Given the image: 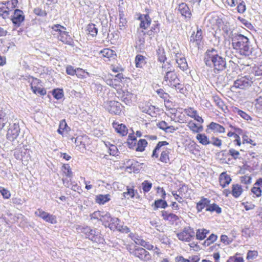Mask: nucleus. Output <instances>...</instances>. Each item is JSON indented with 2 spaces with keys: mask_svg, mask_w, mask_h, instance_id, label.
Wrapping results in <instances>:
<instances>
[{
  "mask_svg": "<svg viewBox=\"0 0 262 262\" xmlns=\"http://www.w3.org/2000/svg\"><path fill=\"white\" fill-rule=\"evenodd\" d=\"M232 46L239 54L244 56H249L252 52V48L249 39L245 36L235 34L231 39Z\"/></svg>",
  "mask_w": 262,
  "mask_h": 262,
  "instance_id": "f257e3e1",
  "label": "nucleus"
},
{
  "mask_svg": "<svg viewBox=\"0 0 262 262\" xmlns=\"http://www.w3.org/2000/svg\"><path fill=\"white\" fill-rule=\"evenodd\" d=\"M204 62L207 66L213 68L217 71H222L226 67L225 59L217 54V51L212 49L205 53Z\"/></svg>",
  "mask_w": 262,
  "mask_h": 262,
  "instance_id": "f03ea898",
  "label": "nucleus"
},
{
  "mask_svg": "<svg viewBox=\"0 0 262 262\" xmlns=\"http://www.w3.org/2000/svg\"><path fill=\"white\" fill-rule=\"evenodd\" d=\"M77 230L83 233L86 238L91 240L93 243L97 244H103L104 239L100 232L96 229H92L88 226H78Z\"/></svg>",
  "mask_w": 262,
  "mask_h": 262,
  "instance_id": "7ed1b4c3",
  "label": "nucleus"
},
{
  "mask_svg": "<svg viewBox=\"0 0 262 262\" xmlns=\"http://www.w3.org/2000/svg\"><path fill=\"white\" fill-rule=\"evenodd\" d=\"M168 144V143L165 141L159 142L155 149L153 150L152 157L157 158L159 157V153L161 152L159 160L164 163H169V155L170 154V150L167 148L163 147Z\"/></svg>",
  "mask_w": 262,
  "mask_h": 262,
  "instance_id": "20e7f679",
  "label": "nucleus"
},
{
  "mask_svg": "<svg viewBox=\"0 0 262 262\" xmlns=\"http://www.w3.org/2000/svg\"><path fill=\"white\" fill-rule=\"evenodd\" d=\"M164 81L166 82V84L172 88H174L178 92L181 93H184L183 85L180 83V80L178 78L174 70L167 75H165Z\"/></svg>",
  "mask_w": 262,
  "mask_h": 262,
  "instance_id": "39448f33",
  "label": "nucleus"
},
{
  "mask_svg": "<svg viewBox=\"0 0 262 262\" xmlns=\"http://www.w3.org/2000/svg\"><path fill=\"white\" fill-rule=\"evenodd\" d=\"M127 249L131 255L143 262H148L151 259L150 253L143 248L135 246L133 248L131 246L128 247Z\"/></svg>",
  "mask_w": 262,
  "mask_h": 262,
  "instance_id": "423d86ee",
  "label": "nucleus"
},
{
  "mask_svg": "<svg viewBox=\"0 0 262 262\" xmlns=\"http://www.w3.org/2000/svg\"><path fill=\"white\" fill-rule=\"evenodd\" d=\"M254 80V77L249 74L244 76H241L234 81L232 88L241 90H246L251 86Z\"/></svg>",
  "mask_w": 262,
  "mask_h": 262,
  "instance_id": "0eeeda50",
  "label": "nucleus"
},
{
  "mask_svg": "<svg viewBox=\"0 0 262 262\" xmlns=\"http://www.w3.org/2000/svg\"><path fill=\"white\" fill-rule=\"evenodd\" d=\"M32 151L27 145H23L18 149L15 150L14 156L17 160L27 162L31 159V153Z\"/></svg>",
  "mask_w": 262,
  "mask_h": 262,
  "instance_id": "6e6552de",
  "label": "nucleus"
},
{
  "mask_svg": "<svg viewBox=\"0 0 262 262\" xmlns=\"http://www.w3.org/2000/svg\"><path fill=\"white\" fill-rule=\"evenodd\" d=\"M194 235L195 232L193 229L189 226L185 227L177 234V236L179 240L185 242L191 241Z\"/></svg>",
  "mask_w": 262,
  "mask_h": 262,
  "instance_id": "1a4fd4ad",
  "label": "nucleus"
},
{
  "mask_svg": "<svg viewBox=\"0 0 262 262\" xmlns=\"http://www.w3.org/2000/svg\"><path fill=\"white\" fill-rule=\"evenodd\" d=\"M28 80L34 94H39L42 96L46 94V90L41 87L40 81L38 79L33 77H29L28 78Z\"/></svg>",
  "mask_w": 262,
  "mask_h": 262,
  "instance_id": "9d476101",
  "label": "nucleus"
},
{
  "mask_svg": "<svg viewBox=\"0 0 262 262\" xmlns=\"http://www.w3.org/2000/svg\"><path fill=\"white\" fill-rule=\"evenodd\" d=\"M104 108L110 113L119 115L121 112V104L116 101H107L103 104Z\"/></svg>",
  "mask_w": 262,
  "mask_h": 262,
  "instance_id": "9b49d317",
  "label": "nucleus"
},
{
  "mask_svg": "<svg viewBox=\"0 0 262 262\" xmlns=\"http://www.w3.org/2000/svg\"><path fill=\"white\" fill-rule=\"evenodd\" d=\"M120 223V221L118 218L112 217L108 227L112 230H117L122 232L128 233L129 229L127 226L121 225Z\"/></svg>",
  "mask_w": 262,
  "mask_h": 262,
  "instance_id": "f8f14e48",
  "label": "nucleus"
},
{
  "mask_svg": "<svg viewBox=\"0 0 262 262\" xmlns=\"http://www.w3.org/2000/svg\"><path fill=\"white\" fill-rule=\"evenodd\" d=\"M20 128L18 123L10 124L7 133V138L11 141H14L18 137Z\"/></svg>",
  "mask_w": 262,
  "mask_h": 262,
  "instance_id": "ddd939ff",
  "label": "nucleus"
},
{
  "mask_svg": "<svg viewBox=\"0 0 262 262\" xmlns=\"http://www.w3.org/2000/svg\"><path fill=\"white\" fill-rule=\"evenodd\" d=\"M88 137L86 136H79L76 138H72L71 140L76 144L77 150L83 151L85 149V144L88 141Z\"/></svg>",
  "mask_w": 262,
  "mask_h": 262,
  "instance_id": "4468645a",
  "label": "nucleus"
},
{
  "mask_svg": "<svg viewBox=\"0 0 262 262\" xmlns=\"http://www.w3.org/2000/svg\"><path fill=\"white\" fill-rule=\"evenodd\" d=\"M118 97L120 98L122 101L126 104L130 105L132 102L133 94L127 91H123L121 89L117 91Z\"/></svg>",
  "mask_w": 262,
  "mask_h": 262,
  "instance_id": "2eb2a0df",
  "label": "nucleus"
},
{
  "mask_svg": "<svg viewBox=\"0 0 262 262\" xmlns=\"http://www.w3.org/2000/svg\"><path fill=\"white\" fill-rule=\"evenodd\" d=\"M24 19L25 15L23 11L19 9L15 10L11 18L12 21L15 26L19 27Z\"/></svg>",
  "mask_w": 262,
  "mask_h": 262,
  "instance_id": "dca6fc26",
  "label": "nucleus"
},
{
  "mask_svg": "<svg viewBox=\"0 0 262 262\" xmlns=\"http://www.w3.org/2000/svg\"><path fill=\"white\" fill-rule=\"evenodd\" d=\"M161 215L164 221L168 222L171 224H177L179 220L178 216L167 211H162Z\"/></svg>",
  "mask_w": 262,
  "mask_h": 262,
  "instance_id": "f3484780",
  "label": "nucleus"
},
{
  "mask_svg": "<svg viewBox=\"0 0 262 262\" xmlns=\"http://www.w3.org/2000/svg\"><path fill=\"white\" fill-rule=\"evenodd\" d=\"M122 78H123V75L121 74H118L117 75H116L115 78L114 79H106V82L107 84L114 88L115 89H117V91L118 90H120L119 89L120 86V83Z\"/></svg>",
  "mask_w": 262,
  "mask_h": 262,
  "instance_id": "a211bd4d",
  "label": "nucleus"
},
{
  "mask_svg": "<svg viewBox=\"0 0 262 262\" xmlns=\"http://www.w3.org/2000/svg\"><path fill=\"white\" fill-rule=\"evenodd\" d=\"M175 59L178 67L182 71H186L188 69V64L186 59L181 54H177Z\"/></svg>",
  "mask_w": 262,
  "mask_h": 262,
  "instance_id": "6ab92c4d",
  "label": "nucleus"
},
{
  "mask_svg": "<svg viewBox=\"0 0 262 262\" xmlns=\"http://www.w3.org/2000/svg\"><path fill=\"white\" fill-rule=\"evenodd\" d=\"M140 20V27L144 30L148 28L151 23V19L148 14L141 15L139 17Z\"/></svg>",
  "mask_w": 262,
  "mask_h": 262,
  "instance_id": "aec40b11",
  "label": "nucleus"
},
{
  "mask_svg": "<svg viewBox=\"0 0 262 262\" xmlns=\"http://www.w3.org/2000/svg\"><path fill=\"white\" fill-rule=\"evenodd\" d=\"M178 9L182 16H184L185 18H190L191 12L186 4L182 3L179 4Z\"/></svg>",
  "mask_w": 262,
  "mask_h": 262,
  "instance_id": "412c9836",
  "label": "nucleus"
},
{
  "mask_svg": "<svg viewBox=\"0 0 262 262\" xmlns=\"http://www.w3.org/2000/svg\"><path fill=\"white\" fill-rule=\"evenodd\" d=\"M113 126L115 130L122 136H126L128 133L126 126L123 124H119L118 122H113Z\"/></svg>",
  "mask_w": 262,
  "mask_h": 262,
  "instance_id": "4be33fe9",
  "label": "nucleus"
},
{
  "mask_svg": "<svg viewBox=\"0 0 262 262\" xmlns=\"http://www.w3.org/2000/svg\"><path fill=\"white\" fill-rule=\"evenodd\" d=\"M219 181L221 186L224 188L230 183L231 179L229 175L227 174L226 172H224L220 174Z\"/></svg>",
  "mask_w": 262,
  "mask_h": 262,
  "instance_id": "5701e85b",
  "label": "nucleus"
},
{
  "mask_svg": "<svg viewBox=\"0 0 262 262\" xmlns=\"http://www.w3.org/2000/svg\"><path fill=\"white\" fill-rule=\"evenodd\" d=\"M210 201L205 198H202L200 201L196 203V209L198 212H201L203 209H205L208 207L209 204H210Z\"/></svg>",
  "mask_w": 262,
  "mask_h": 262,
  "instance_id": "b1692460",
  "label": "nucleus"
},
{
  "mask_svg": "<svg viewBox=\"0 0 262 262\" xmlns=\"http://www.w3.org/2000/svg\"><path fill=\"white\" fill-rule=\"evenodd\" d=\"M157 126L160 129L164 130L166 133H171L176 130V128L172 125H169L167 122L164 121H161L157 124Z\"/></svg>",
  "mask_w": 262,
  "mask_h": 262,
  "instance_id": "393cba45",
  "label": "nucleus"
},
{
  "mask_svg": "<svg viewBox=\"0 0 262 262\" xmlns=\"http://www.w3.org/2000/svg\"><path fill=\"white\" fill-rule=\"evenodd\" d=\"M208 127L214 133H224L225 132V128L223 126L214 122H211Z\"/></svg>",
  "mask_w": 262,
  "mask_h": 262,
  "instance_id": "a878e982",
  "label": "nucleus"
},
{
  "mask_svg": "<svg viewBox=\"0 0 262 262\" xmlns=\"http://www.w3.org/2000/svg\"><path fill=\"white\" fill-rule=\"evenodd\" d=\"M8 111L0 107V130L2 129L8 122Z\"/></svg>",
  "mask_w": 262,
  "mask_h": 262,
  "instance_id": "bb28decb",
  "label": "nucleus"
},
{
  "mask_svg": "<svg viewBox=\"0 0 262 262\" xmlns=\"http://www.w3.org/2000/svg\"><path fill=\"white\" fill-rule=\"evenodd\" d=\"M100 54H101L103 57L106 58L108 60H110L112 58L114 59L116 56L115 52L108 48L104 49L100 51Z\"/></svg>",
  "mask_w": 262,
  "mask_h": 262,
  "instance_id": "cd10ccee",
  "label": "nucleus"
},
{
  "mask_svg": "<svg viewBox=\"0 0 262 262\" xmlns=\"http://www.w3.org/2000/svg\"><path fill=\"white\" fill-rule=\"evenodd\" d=\"M187 126L193 133H199L203 130L202 125H198L192 120L188 122Z\"/></svg>",
  "mask_w": 262,
  "mask_h": 262,
  "instance_id": "c85d7f7f",
  "label": "nucleus"
},
{
  "mask_svg": "<svg viewBox=\"0 0 262 262\" xmlns=\"http://www.w3.org/2000/svg\"><path fill=\"white\" fill-rule=\"evenodd\" d=\"M142 112L146 113L151 116L156 114V107L151 105L146 104L144 106H140Z\"/></svg>",
  "mask_w": 262,
  "mask_h": 262,
  "instance_id": "c756f323",
  "label": "nucleus"
},
{
  "mask_svg": "<svg viewBox=\"0 0 262 262\" xmlns=\"http://www.w3.org/2000/svg\"><path fill=\"white\" fill-rule=\"evenodd\" d=\"M17 3V0H11L10 1L3 2L0 4V9L5 8L6 6V8L7 10H11L16 7Z\"/></svg>",
  "mask_w": 262,
  "mask_h": 262,
  "instance_id": "7c9ffc66",
  "label": "nucleus"
},
{
  "mask_svg": "<svg viewBox=\"0 0 262 262\" xmlns=\"http://www.w3.org/2000/svg\"><path fill=\"white\" fill-rule=\"evenodd\" d=\"M202 39V32L201 29H198L196 34H192L190 36V41L195 42L196 45H199Z\"/></svg>",
  "mask_w": 262,
  "mask_h": 262,
  "instance_id": "2f4dec72",
  "label": "nucleus"
},
{
  "mask_svg": "<svg viewBox=\"0 0 262 262\" xmlns=\"http://www.w3.org/2000/svg\"><path fill=\"white\" fill-rule=\"evenodd\" d=\"M250 75H252L255 79V77L262 76V64L255 65L252 67Z\"/></svg>",
  "mask_w": 262,
  "mask_h": 262,
  "instance_id": "473e14b6",
  "label": "nucleus"
},
{
  "mask_svg": "<svg viewBox=\"0 0 262 262\" xmlns=\"http://www.w3.org/2000/svg\"><path fill=\"white\" fill-rule=\"evenodd\" d=\"M161 70L162 74L164 76L174 70L169 62H164L161 66Z\"/></svg>",
  "mask_w": 262,
  "mask_h": 262,
  "instance_id": "72a5a7b5",
  "label": "nucleus"
},
{
  "mask_svg": "<svg viewBox=\"0 0 262 262\" xmlns=\"http://www.w3.org/2000/svg\"><path fill=\"white\" fill-rule=\"evenodd\" d=\"M243 188L239 184H233L232 187V194L235 198H238L243 192Z\"/></svg>",
  "mask_w": 262,
  "mask_h": 262,
  "instance_id": "f704fd0d",
  "label": "nucleus"
},
{
  "mask_svg": "<svg viewBox=\"0 0 262 262\" xmlns=\"http://www.w3.org/2000/svg\"><path fill=\"white\" fill-rule=\"evenodd\" d=\"M86 32L88 35L92 37H95L98 33V28L96 27V25L90 24L87 26Z\"/></svg>",
  "mask_w": 262,
  "mask_h": 262,
  "instance_id": "c9c22d12",
  "label": "nucleus"
},
{
  "mask_svg": "<svg viewBox=\"0 0 262 262\" xmlns=\"http://www.w3.org/2000/svg\"><path fill=\"white\" fill-rule=\"evenodd\" d=\"M111 200L110 195L106 194H99L96 197V202L99 204H104L108 202Z\"/></svg>",
  "mask_w": 262,
  "mask_h": 262,
  "instance_id": "e433bc0d",
  "label": "nucleus"
},
{
  "mask_svg": "<svg viewBox=\"0 0 262 262\" xmlns=\"http://www.w3.org/2000/svg\"><path fill=\"white\" fill-rule=\"evenodd\" d=\"M196 139L202 145H207L210 144L209 138L204 134H198L196 136Z\"/></svg>",
  "mask_w": 262,
  "mask_h": 262,
  "instance_id": "4c0bfd02",
  "label": "nucleus"
},
{
  "mask_svg": "<svg viewBox=\"0 0 262 262\" xmlns=\"http://www.w3.org/2000/svg\"><path fill=\"white\" fill-rule=\"evenodd\" d=\"M62 33L59 34L58 36L59 39L66 44H70L72 39L68 32L66 31H63Z\"/></svg>",
  "mask_w": 262,
  "mask_h": 262,
  "instance_id": "58836bf2",
  "label": "nucleus"
},
{
  "mask_svg": "<svg viewBox=\"0 0 262 262\" xmlns=\"http://www.w3.org/2000/svg\"><path fill=\"white\" fill-rule=\"evenodd\" d=\"M112 218V217L110 213L103 212L100 221L105 227H108V224H110Z\"/></svg>",
  "mask_w": 262,
  "mask_h": 262,
  "instance_id": "ea45409f",
  "label": "nucleus"
},
{
  "mask_svg": "<svg viewBox=\"0 0 262 262\" xmlns=\"http://www.w3.org/2000/svg\"><path fill=\"white\" fill-rule=\"evenodd\" d=\"M212 98L215 105L222 111H225L226 106L223 101L217 96H213Z\"/></svg>",
  "mask_w": 262,
  "mask_h": 262,
  "instance_id": "a19ab883",
  "label": "nucleus"
},
{
  "mask_svg": "<svg viewBox=\"0 0 262 262\" xmlns=\"http://www.w3.org/2000/svg\"><path fill=\"white\" fill-rule=\"evenodd\" d=\"M129 236L136 245L142 246L144 244V240L142 239L138 235L131 233L129 234Z\"/></svg>",
  "mask_w": 262,
  "mask_h": 262,
  "instance_id": "79ce46f5",
  "label": "nucleus"
},
{
  "mask_svg": "<svg viewBox=\"0 0 262 262\" xmlns=\"http://www.w3.org/2000/svg\"><path fill=\"white\" fill-rule=\"evenodd\" d=\"M76 75L78 78L84 79L89 77L90 74L82 69L77 68L76 69Z\"/></svg>",
  "mask_w": 262,
  "mask_h": 262,
  "instance_id": "37998d69",
  "label": "nucleus"
},
{
  "mask_svg": "<svg viewBox=\"0 0 262 262\" xmlns=\"http://www.w3.org/2000/svg\"><path fill=\"white\" fill-rule=\"evenodd\" d=\"M168 205L167 202L162 200L160 199L155 201L154 203V210H157L158 208H165L167 207Z\"/></svg>",
  "mask_w": 262,
  "mask_h": 262,
  "instance_id": "c03bdc74",
  "label": "nucleus"
},
{
  "mask_svg": "<svg viewBox=\"0 0 262 262\" xmlns=\"http://www.w3.org/2000/svg\"><path fill=\"white\" fill-rule=\"evenodd\" d=\"M61 170L67 177L72 178L73 177V172L69 164H63L61 167Z\"/></svg>",
  "mask_w": 262,
  "mask_h": 262,
  "instance_id": "a18cd8bd",
  "label": "nucleus"
},
{
  "mask_svg": "<svg viewBox=\"0 0 262 262\" xmlns=\"http://www.w3.org/2000/svg\"><path fill=\"white\" fill-rule=\"evenodd\" d=\"M233 112L235 113H237L242 118H243L246 120H249L251 119L250 116L249 115H248L246 113L243 112V111L238 109L236 107H234L233 108Z\"/></svg>",
  "mask_w": 262,
  "mask_h": 262,
  "instance_id": "49530a36",
  "label": "nucleus"
},
{
  "mask_svg": "<svg viewBox=\"0 0 262 262\" xmlns=\"http://www.w3.org/2000/svg\"><path fill=\"white\" fill-rule=\"evenodd\" d=\"M206 211L216 212L217 213H220L222 212L221 208L216 204H209L208 207L206 209Z\"/></svg>",
  "mask_w": 262,
  "mask_h": 262,
  "instance_id": "de8ad7c7",
  "label": "nucleus"
},
{
  "mask_svg": "<svg viewBox=\"0 0 262 262\" xmlns=\"http://www.w3.org/2000/svg\"><path fill=\"white\" fill-rule=\"evenodd\" d=\"M46 222L50 224H54L57 223L56 217L55 215L47 213L42 219Z\"/></svg>",
  "mask_w": 262,
  "mask_h": 262,
  "instance_id": "09e8293b",
  "label": "nucleus"
},
{
  "mask_svg": "<svg viewBox=\"0 0 262 262\" xmlns=\"http://www.w3.org/2000/svg\"><path fill=\"white\" fill-rule=\"evenodd\" d=\"M209 231L204 229H198L196 233V237L198 239L203 240L206 237Z\"/></svg>",
  "mask_w": 262,
  "mask_h": 262,
  "instance_id": "8fccbe9b",
  "label": "nucleus"
},
{
  "mask_svg": "<svg viewBox=\"0 0 262 262\" xmlns=\"http://www.w3.org/2000/svg\"><path fill=\"white\" fill-rule=\"evenodd\" d=\"M147 142L145 139H140L137 143L136 150L138 151H143L147 146Z\"/></svg>",
  "mask_w": 262,
  "mask_h": 262,
  "instance_id": "3c124183",
  "label": "nucleus"
},
{
  "mask_svg": "<svg viewBox=\"0 0 262 262\" xmlns=\"http://www.w3.org/2000/svg\"><path fill=\"white\" fill-rule=\"evenodd\" d=\"M69 127L68 126L65 120H62L60 122L59 128L57 130L59 134L62 135L64 131H68Z\"/></svg>",
  "mask_w": 262,
  "mask_h": 262,
  "instance_id": "603ef678",
  "label": "nucleus"
},
{
  "mask_svg": "<svg viewBox=\"0 0 262 262\" xmlns=\"http://www.w3.org/2000/svg\"><path fill=\"white\" fill-rule=\"evenodd\" d=\"M136 66L137 68H141L145 63V57L143 55H138L135 58Z\"/></svg>",
  "mask_w": 262,
  "mask_h": 262,
  "instance_id": "864d4df0",
  "label": "nucleus"
},
{
  "mask_svg": "<svg viewBox=\"0 0 262 262\" xmlns=\"http://www.w3.org/2000/svg\"><path fill=\"white\" fill-rule=\"evenodd\" d=\"M258 256V252L255 250H249L248 251L247 254V259L249 262H252V261L255 259Z\"/></svg>",
  "mask_w": 262,
  "mask_h": 262,
  "instance_id": "5fc2aeb1",
  "label": "nucleus"
},
{
  "mask_svg": "<svg viewBox=\"0 0 262 262\" xmlns=\"http://www.w3.org/2000/svg\"><path fill=\"white\" fill-rule=\"evenodd\" d=\"M184 112L188 116L192 118L195 117V115L198 114V112L192 107L185 108Z\"/></svg>",
  "mask_w": 262,
  "mask_h": 262,
  "instance_id": "6e6d98bb",
  "label": "nucleus"
},
{
  "mask_svg": "<svg viewBox=\"0 0 262 262\" xmlns=\"http://www.w3.org/2000/svg\"><path fill=\"white\" fill-rule=\"evenodd\" d=\"M124 198H134L135 196V191L134 189L127 187V191L124 192L122 193Z\"/></svg>",
  "mask_w": 262,
  "mask_h": 262,
  "instance_id": "4d7b16f0",
  "label": "nucleus"
},
{
  "mask_svg": "<svg viewBox=\"0 0 262 262\" xmlns=\"http://www.w3.org/2000/svg\"><path fill=\"white\" fill-rule=\"evenodd\" d=\"M142 189L144 192H148L152 187V183L147 180L144 181L142 183Z\"/></svg>",
  "mask_w": 262,
  "mask_h": 262,
  "instance_id": "13d9d810",
  "label": "nucleus"
},
{
  "mask_svg": "<svg viewBox=\"0 0 262 262\" xmlns=\"http://www.w3.org/2000/svg\"><path fill=\"white\" fill-rule=\"evenodd\" d=\"M53 95L57 100L61 99L63 97V92L62 89H55L53 91Z\"/></svg>",
  "mask_w": 262,
  "mask_h": 262,
  "instance_id": "bf43d9fd",
  "label": "nucleus"
},
{
  "mask_svg": "<svg viewBox=\"0 0 262 262\" xmlns=\"http://www.w3.org/2000/svg\"><path fill=\"white\" fill-rule=\"evenodd\" d=\"M157 93L161 98L164 100L165 101H167V102H169L168 98L169 96L167 93H165L163 89H160L158 90L157 91Z\"/></svg>",
  "mask_w": 262,
  "mask_h": 262,
  "instance_id": "052dcab7",
  "label": "nucleus"
},
{
  "mask_svg": "<svg viewBox=\"0 0 262 262\" xmlns=\"http://www.w3.org/2000/svg\"><path fill=\"white\" fill-rule=\"evenodd\" d=\"M0 193L5 199H8L11 196L10 192L7 189L2 186H0Z\"/></svg>",
  "mask_w": 262,
  "mask_h": 262,
  "instance_id": "680f3d73",
  "label": "nucleus"
},
{
  "mask_svg": "<svg viewBox=\"0 0 262 262\" xmlns=\"http://www.w3.org/2000/svg\"><path fill=\"white\" fill-rule=\"evenodd\" d=\"M127 21L126 18L124 17L123 12H119V25L121 29L122 27H124L126 24Z\"/></svg>",
  "mask_w": 262,
  "mask_h": 262,
  "instance_id": "e2e57ef3",
  "label": "nucleus"
},
{
  "mask_svg": "<svg viewBox=\"0 0 262 262\" xmlns=\"http://www.w3.org/2000/svg\"><path fill=\"white\" fill-rule=\"evenodd\" d=\"M52 28L55 32H58L59 35L62 33V32H63V31L66 30V28L65 27L59 24L54 25Z\"/></svg>",
  "mask_w": 262,
  "mask_h": 262,
  "instance_id": "0e129e2a",
  "label": "nucleus"
},
{
  "mask_svg": "<svg viewBox=\"0 0 262 262\" xmlns=\"http://www.w3.org/2000/svg\"><path fill=\"white\" fill-rule=\"evenodd\" d=\"M237 12L239 13H244L246 10V6L245 2L242 1L237 7Z\"/></svg>",
  "mask_w": 262,
  "mask_h": 262,
  "instance_id": "69168bd1",
  "label": "nucleus"
},
{
  "mask_svg": "<svg viewBox=\"0 0 262 262\" xmlns=\"http://www.w3.org/2000/svg\"><path fill=\"white\" fill-rule=\"evenodd\" d=\"M217 239V236L214 234H211L209 237L205 241L204 244L207 246L213 243Z\"/></svg>",
  "mask_w": 262,
  "mask_h": 262,
  "instance_id": "338daca9",
  "label": "nucleus"
},
{
  "mask_svg": "<svg viewBox=\"0 0 262 262\" xmlns=\"http://www.w3.org/2000/svg\"><path fill=\"white\" fill-rule=\"evenodd\" d=\"M251 192L257 197H259L261 195V190L260 188L258 186H255L254 185L251 189Z\"/></svg>",
  "mask_w": 262,
  "mask_h": 262,
  "instance_id": "774afa93",
  "label": "nucleus"
}]
</instances>
